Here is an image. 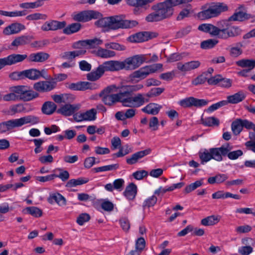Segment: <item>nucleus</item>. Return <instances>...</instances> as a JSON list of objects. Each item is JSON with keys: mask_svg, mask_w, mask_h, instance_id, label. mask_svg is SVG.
Returning <instances> with one entry per match:
<instances>
[{"mask_svg": "<svg viewBox=\"0 0 255 255\" xmlns=\"http://www.w3.org/2000/svg\"><path fill=\"white\" fill-rule=\"evenodd\" d=\"M141 84L117 86L111 85L104 88L99 94L102 102L106 105L112 106L117 103H121L125 107L138 108L149 101L144 97V94L137 93L132 96L131 94L142 89Z\"/></svg>", "mask_w": 255, "mask_h": 255, "instance_id": "f257e3e1", "label": "nucleus"}, {"mask_svg": "<svg viewBox=\"0 0 255 255\" xmlns=\"http://www.w3.org/2000/svg\"><path fill=\"white\" fill-rule=\"evenodd\" d=\"M144 61L142 55H135L126 59L124 61L111 60L100 65L95 70L87 74V78L91 81L99 80L106 71H117L122 69L134 70L140 66Z\"/></svg>", "mask_w": 255, "mask_h": 255, "instance_id": "f03ea898", "label": "nucleus"}, {"mask_svg": "<svg viewBox=\"0 0 255 255\" xmlns=\"http://www.w3.org/2000/svg\"><path fill=\"white\" fill-rule=\"evenodd\" d=\"M184 4L182 0H165L153 4L152 12L146 15L148 22H157L171 18L174 13V7Z\"/></svg>", "mask_w": 255, "mask_h": 255, "instance_id": "7ed1b4c3", "label": "nucleus"}, {"mask_svg": "<svg viewBox=\"0 0 255 255\" xmlns=\"http://www.w3.org/2000/svg\"><path fill=\"white\" fill-rule=\"evenodd\" d=\"M138 22L135 20H126L122 15H115L99 19L96 24L99 27H107L116 30L119 28H131L136 26Z\"/></svg>", "mask_w": 255, "mask_h": 255, "instance_id": "20e7f679", "label": "nucleus"}, {"mask_svg": "<svg viewBox=\"0 0 255 255\" xmlns=\"http://www.w3.org/2000/svg\"><path fill=\"white\" fill-rule=\"evenodd\" d=\"M10 91L15 93L18 100L24 102L31 101L39 96L38 93L30 90L27 86L23 85L12 87L10 88Z\"/></svg>", "mask_w": 255, "mask_h": 255, "instance_id": "39448f33", "label": "nucleus"}, {"mask_svg": "<svg viewBox=\"0 0 255 255\" xmlns=\"http://www.w3.org/2000/svg\"><path fill=\"white\" fill-rule=\"evenodd\" d=\"M228 7L224 3L218 2L210 6L207 9L203 10L199 13L200 17L208 19L215 17L222 12L227 11Z\"/></svg>", "mask_w": 255, "mask_h": 255, "instance_id": "423d86ee", "label": "nucleus"}, {"mask_svg": "<svg viewBox=\"0 0 255 255\" xmlns=\"http://www.w3.org/2000/svg\"><path fill=\"white\" fill-rule=\"evenodd\" d=\"M208 101L205 99H198L193 97H190L178 101V104L184 108H190L192 106L201 108L207 105Z\"/></svg>", "mask_w": 255, "mask_h": 255, "instance_id": "0eeeda50", "label": "nucleus"}, {"mask_svg": "<svg viewBox=\"0 0 255 255\" xmlns=\"http://www.w3.org/2000/svg\"><path fill=\"white\" fill-rule=\"evenodd\" d=\"M27 57L26 54H12L8 56L0 58V70L7 65H11L24 60Z\"/></svg>", "mask_w": 255, "mask_h": 255, "instance_id": "6e6552de", "label": "nucleus"}, {"mask_svg": "<svg viewBox=\"0 0 255 255\" xmlns=\"http://www.w3.org/2000/svg\"><path fill=\"white\" fill-rule=\"evenodd\" d=\"M230 149L229 143H228L222 145L220 147L210 148L212 159L219 162L222 161L223 156H226L227 152Z\"/></svg>", "mask_w": 255, "mask_h": 255, "instance_id": "1a4fd4ad", "label": "nucleus"}, {"mask_svg": "<svg viewBox=\"0 0 255 255\" xmlns=\"http://www.w3.org/2000/svg\"><path fill=\"white\" fill-rule=\"evenodd\" d=\"M99 13L94 10L83 11L78 13H74L72 17L75 21L79 22L88 21L93 18H97Z\"/></svg>", "mask_w": 255, "mask_h": 255, "instance_id": "9d476101", "label": "nucleus"}, {"mask_svg": "<svg viewBox=\"0 0 255 255\" xmlns=\"http://www.w3.org/2000/svg\"><path fill=\"white\" fill-rule=\"evenodd\" d=\"M66 25V22L65 21L49 20L46 21L42 24L41 29L43 31H55L63 29Z\"/></svg>", "mask_w": 255, "mask_h": 255, "instance_id": "9b49d317", "label": "nucleus"}, {"mask_svg": "<svg viewBox=\"0 0 255 255\" xmlns=\"http://www.w3.org/2000/svg\"><path fill=\"white\" fill-rule=\"evenodd\" d=\"M56 86V82L51 81H39L33 85V88L39 92H47L53 90Z\"/></svg>", "mask_w": 255, "mask_h": 255, "instance_id": "f8f14e48", "label": "nucleus"}, {"mask_svg": "<svg viewBox=\"0 0 255 255\" xmlns=\"http://www.w3.org/2000/svg\"><path fill=\"white\" fill-rule=\"evenodd\" d=\"M201 65L199 60H193L182 63L178 62L177 64V68L182 72H187L198 68Z\"/></svg>", "mask_w": 255, "mask_h": 255, "instance_id": "ddd939ff", "label": "nucleus"}, {"mask_svg": "<svg viewBox=\"0 0 255 255\" xmlns=\"http://www.w3.org/2000/svg\"><path fill=\"white\" fill-rule=\"evenodd\" d=\"M25 29V26L23 24L18 22H14L5 27L2 31V33L4 35H14L19 33Z\"/></svg>", "mask_w": 255, "mask_h": 255, "instance_id": "4468645a", "label": "nucleus"}, {"mask_svg": "<svg viewBox=\"0 0 255 255\" xmlns=\"http://www.w3.org/2000/svg\"><path fill=\"white\" fill-rule=\"evenodd\" d=\"M16 120L18 128L26 124L34 125L40 122L39 117L32 115L22 117Z\"/></svg>", "mask_w": 255, "mask_h": 255, "instance_id": "2eb2a0df", "label": "nucleus"}, {"mask_svg": "<svg viewBox=\"0 0 255 255\" xmlns=\"http://www.w3.org/2000/svg\"><path fill=\"white\" fill-rule=\"evenodd\" d=\"M151 152L150 148L137 151L132 154L130 157H127L126 162L129 165L134 164L138 162V160L149 154Z\"/></svg>", "mask_w": 255, "mask_h": 255, "instance_id": "dca6fc26", "label": "nucleus"}, {"mask_svg": "<svg viewBox=\"0 0 255 255\" xmlns=\"http://www.w3.org/2000/svg\"><path fill=\"white\" fill-rule=\"evenodd\" d=\"M16 128H18L16 119L0 123V133L11 132Z\"/></svg>", "mask_w": 255, "mask_h": 255, "instance_id": "f3484780", "label": "nucleus"}, {"mask_svg": "<svg viewBox=\"0 0 255 255\" xmlns=\"http://www.w3.org/2000/svg\"><path fill=\"white\" fill-rule=\"evenodd\" d=\"M80 108L79 104H65L58 109L57 112L65 116H70L74 114Z\"/></svg>", "mask_w": 255, "mask_h": 255, "instance_id": "a211bd4d", "label": "nucleus"}, {"mask_svg": "<svg viewBox=\"0 0 255 255\" xmlns=\"http://www.w3.org/2000/svg\"><path fill=\"white\" fill-rule=\"evenodd\" d=\"M155 0H127V4L129 6L134 7L133 12L135 14L138 13L139 7H145L150 3Z\"/></svg>", "mask_w": 255, "mask_h": 255, "instance_id": "6ab92c4d", "label": "nucleus"}, {"mask_svg": "<svg viewBox=\"0 0 255 255\" xmlns=\"http://www.w3.org/2000/svg\"><path fill=\"white\" fill-rule=\"evenodd\" d=\"M94 86L92 83L88 82H80L71 83L67 86V87L72 90L84 91L87 89H96V87H95Z\"/></svg>", "mask_w": 255, "mask_h": 255, "instance_id": "aec40b11", "label": "nucleus"}, {"mask_svg": "<svg viewBox=\"0 0 255 255\" xmlns=\"http://www.w3.org/2000/svg\"><path fill=\"white\" fill-rule=\"evenodd\" d=\"M224 33L220 34V38L227 39L229 37H235L241 34L242 30L238 26L230 25L226 29H223Z\"/></svg>", "mask_w": 255, "mask_h": 255, "instance_id": "412c9836", "label": "nucleus"}, {"mask_svg": "<svg viewBox=\"0 0 255 255\" xmlns=\"http://www.w3.org/2000/svg\"><path fill=\"white\" fill-rule=\"evenodd\" d=\"M42 72H44V70L39 71L36 69L32 68L23 70V78H28L31 80H37L43 76Z\"/></svg>", "mask_w": 255, "mask_h": 255, "instance_id": "4be33fe9", "label": "nucleus"}, {"mask_svg": "<svg viewBox=\"0 0 255 255\" xmlns=\"http://www.w3.org/2000/svg\"><path fill=\"white\" fill-rule=\"evenodd\" d=\"M47 201L51 204L56 202L60 206H64L66 204V199L61 194L58 193L50 194Z\"/></svg>", "mask_w": 255, "mask_h": 255, "instance_id": "5701e85b", "label": "nucleus"}, {"mask_svg": "<svg viewBox=\"0 0 255 255\" xmlns=\"http://www.w3.org/2000/svg\"><path fill=\"white\" fill-rule=\"evenodd\" d=\"M49 57V55L46 53L39 52L30 54L28 57L27 56V60L29 62H43L47 60Z\"/></svg>", "mask_w": 255, "mask_h": 255, "instance_id": "b1692460", "label": "nucleus"}, {"mask_svg": "<svg viewBox=\"0 0 255 255\" xmlns=\"http://www.w3.org/2000/svg\"><path fill=\"white\" fill-rule=\"evenodd\" d=\"M162 106L157 104L151 103L143 108L141 111L149 115H156L158 114Z\"/></svg>", "mask_w": 255, "mask_h": 255, "instance_id": "393cba45", "label": "nucleus"}, {"mask_svg": "<svg viewBox=\"0 0 255 255\" xmlns=\"http://www.w3.org/2000/svg\"><path fill=\"white\" fill-rule=\"evenodd\" d=\"M85 54V51L83 50H76L72 51H66L61 55V57L65 60L72 62L76 57Z\"/></svg>", "mask_w": 255, "mask_h": 255, "instance_id": "a878e982", "label": "nucleus"}, {"mask_svg": "<svg viewBox=\"0 0 255 255\" xmlns=\"http://www.w3.org/2000/svg\"><path fill=\"white\" fill-rule=\"evenodd\" d=\"M24 111L23 105L17 104L10 106L8 109L3 110L2 112L6 115L12 116L17 113H23Z\"/></svg>", "mask_w": 255, "mask_h": 255, "instance_id": "bb28decb", "label": "nucleus"}, {"mask_svg": "<svg viewBox=\"0 0 255 255\" xmlns=\"http://www.w3.org/2000/svg\"><path fill=\"white\" fill-rule=\"evenodd\" d=\"M137 194V186L133 183H130L127 186L124 192L125 196L129 200H133Z\"/></svg>", "mask_w": 255, "mask_h": 255, "instance_id": "cd10ccee", "label": "nucleus"}, {"mask_svg": "<svg viewBox=\"0 0 255 255\" xmlns=\"http://www.w3.org/2000/svg\"><path fill=\"white\" fill-rule=\"evenodd\" d=\"M53 100L57 103L70 102L73 101L74 96L69 94L53 95L51 96Z\"/></svg>", "mask_w": 255, "mask_h": 255, "instance_id": "c85d7f7f", "label": "nucleus"}, {"mask_svg": "<svg viewBox=\"0 0 255 255\" xmlns=\"http://www.w3.org/2000/svg\"><path fill=\"white\" fill-rule=\"evenodd\" d=\"M198 29L204 32L209 33L212 36H217L218 29L217 26L211 24H202L198 26Z\"/></svg>", "mask_w": 255, "mask_h": 255, "instance_id": "c756f323", "label": "nucleus"}, {"mask_svg": "<svg viewBox=\"0 0 255 255\" xmlns=\"http://www.w3.org/2000/svg\"><path fill=\"white\" fill-rule=\"evenodd\" d=\"M32 39V36L28 35H21L15 38L12 42L11 45L15 47L24 45L29 43Z\"/></svg>", "mask_w": 255, "mask_h": 255, "instance_id": "7c9ffc66", "label": "nucleus"}, {"mask_svg": "<svg viewBox=\"0 0 255 255\" xmlns=\"http://www.w3.org/2000/svg\"><path fill=\"white\" fill-rule=\"evenodd\" d=\"M56 105L52 102H45L42 105L41 111L45 115H52L56 110Z\"/></svg>", "mask_w": 255, "mask_h": 255, "instance_id": "2f4dec72", "label": "nucleus"}, {"mask_svg": "<svg viewBox=\"0 0 255 255\" xmlns=\"http://www.w3.org/2000/svg\"><path fill=\"white\" fill-rule=\"evenodd\" d=\"M210 149H203L198 152V156L201 161V164H205L212 159Z\"/></svg>", "mask_w": 255, "mask_h": 255, "instance_id": "473e14b6", "label": "nucleus"}, {"mask_svg": "<svg viewBox=\"0 0 255 255\" xmlns=\"http://www.w3.org/2000/svg\"><path fill=\"white\" fill-rule=\"evenodd\" d=\"M89 181V179L85 177H80L77 179H72L69 180L66 184V187L72 188L78 185H83L87 183Z\"/></svg>", "mask_w": 255, "mask_h": 255, "instance_id": "72a5a7b5", "label": "nucleus"}, {"mask_svg": "<svg viewBox=\"0 0 255 255\" xmlns=\"http://www.w3.org/2000/svg\"><path fill=\"white\" fill-rule=\"evenodd\" d=\"M81 28V24L79 23H73L63 28V32L67 35H70L77 32Z\"/></svg>", "mask_w": 255, "mask_h": 255, "instance_id": "f704fd0d", "label": "nucleus"}, {"mask_svg": "<svg viewBox=\"0 0 255 255\" xmlns=\"http://www.w3.org/2000/svg\"><path fill=\"white\" fill-rule=\"evenodd\" d=\"M220 220L219 216L212 215L203 219L201 224L205 226H212L217 224Z\"/></svg>", "mask_w": 255, "mask_h": 255, "instance_id": "c9c22d12", "label": "nucleus"}, {"mask_svg": "<svg viewBox=\"0 0 255 255\" xmlns=\"http://www.w3.org/2000/svg\"><path fill=\"white\" fill-rule=\"evenodd\" d=\"M246 96L242 92H239L233 95L227 97V100L229 103L237 104L243 101L245 99Z\"/></svg>", "mask_w": 255, "mask_h": 255, "instance_id": "e433bc0d", "label": "nucleus"}, {"mask_svg": "<svg viewBox=\"0 0 255 255\" xmlns=\"http://www.w3.org/2000/svg\"><path fill=\"white\" fill-rule=\"evenodd\" d=\"M96 55L103 58H109L116 55L115 51L107 49L99 48L96 51Z\"/></svg>", "mask_w": 255, "mask_h": 255, "instance_id": "4c0bfd02", "label": "nucleus"}, {"mask_svg": "<svg viewBox=\"0 0 255 255\" xmlns=\"http://www.w3.org/2000/svg\"><path fill=\"white\" fill-rule=\"evenodd\" d=\"M236 64L243 68H248V70H251L255 67V60L242 59L236 61Z\"/></svg>", "mask_w": 255, "mask_h": 255, "instance_id": "58836bf2", "label": "nucleus"}, {"mask_svg": "<svg viewBox=\"0 0 255 255\" xmlns=\"http://www.w3.org/2000/svg\"><path fill=\"white\" fill-rule=\"evenodd\" d=\"M242 120L238 119L234 121L231 125V128L235 135H238L242 131L243 128Z\"/></svg>", "mask_w": 255, "mask_h": 255, "instance_id": "ea45409f", "label": "nucleus"}, {"mask_svg": "<svg viewBox=\"0 0 255 255\" xmlns=\"http://www.w3.org/2000/svg\"><path fill=\"white\" fill-rule=\"evenodd\" d=\"M202 124L207 127L218 126L219 120L214 117H209L202 119Z\"/></svg>", "mask_w": 255, "mask_h": 255, "instance_id": "a19ab883", "label": "nucleus"}, {"mask_svg": "<svg viewBox=\"0 0 255 255\" xmlns=\"http://www.w3.org/2000/svg\"><path fill=\"white\" fill-rule=\"evenodd\" d=\"M147 34V32H139L133 35L130 36L129 37V39L131 42H141L145 41L147 40L145 34Z\"/></svg>", "mask_w": 255, "mask_h": 255, "instance_id": "79ce46f5", "label": "nucleus"}, {"mask_svg": "<svg viewBox=\"0 0 255 255\" xmlns=\"http://www.w3.org/2000/svg\"><path fill=\"white\" fill-rule=\"evenodd\" d=\"M230 149L227 152L226 156L231 160H235L243 154L242 150L239 149L235 151H232L233 149V146L229 144Z\"/></svg>", "mask_w": 255, "mask_h": 255, "instance_id": "37998d69", "label": "nucleus"}, {"mask_svg": "<svg viewBox=\"0 0 255 255\" xmlns=\"http://www.w3.org/2000/svg\"><path fill=\"white\" fill-rule=\"evenodd\" d=\"M118 164H114L111 165H105L101 167H96L93 169L95 172H105L108 171L115 170L119 168Z\"/></svg>", "mask_w": 255, "mask_h": 255, "instance_id": "c03bdc74", "label": "nucleus"}, {"mask_svg": "<svg viewBox=\"0 0 255 255\" xmlns=\"http://www.w3.org/2000/svg\"><path fill=\"white\" fill-rule=\"evenodd\" d=\"M203 184V179H201L199 180L196 181L195 182L192 183L187 186L184 189V192L185 193H189L198 187H200Z\"/></svg>", "mask_w": 255, "mask_h": 255, "instance_id": "a18cd8bd", "label": "nucleus"}, {"mask_svg": "<svg viewBox=\"0 0 255 255\" xmlns=\"http://www.w3.org/2000/svg\"><path fill=\"white\" fill-rule=\"evenodd\" d=\"M85 121H93L97 118V112L95 109H91L83 112Z\"/></svg>", "mask_w": 255, "mask_h": 255, "instance_id": "49530a36", "label": "nucleus"}, {"mask_svg": "<svg viewBox=\"0 0 255 255\" xmlns=\"http://www.w3.org/2000/svg\"><path fill=\"white\" fill-rule=\"evenodd\" d=\"M218 42V40L215 39H209L204 40L201 43V48L204 49H210L214 47Z\"/></svg>", "mask_w": 255, "mask_h": 255, "instance_id": "de8ad7c7", "label": "nucleus"}, {"mask_svg": "<svg viewBox=\"0 0 255 255\" xmlns=\"http://www.w3.org/2000/svg\"><path fill=\"white\" fill-rule=\"evenodd\" d=\"M59 171V174H55V178H60L62 181H66L69 178V173L67 170H64L63 169L58 168L54 170L53 172H56Z\"/></svg>", "mask_w": 255, "mask_h": 255, "instance_id": "09e8293b", "label": "nucleus"}, {"mask_svg": "<svg viewBox=\"0 0 255 255\" xmlns=\"http://www.w3.org/2000/svg\"><path fill=\"white\" fill-rule=\"evenodd\" d=\"M230 25L229 22L226 20H221L218 23V27H217L218 29L217 31V36L218 38H220V34L224 33L225 32L223 31V29H227Z\"/></svg>", "mask_w": 255, "mask_h": 255, "instance_id": "8fccbe9b", "label": "nucleus"}, {"mask_svg": "<svg viewBox=\"0 0 255 255\" xmlns=\"http://www.w3.org/2000/svg\"><path fill=\"white\" fill-rule=\"evenodd\" d=\"M27 212L34 217H40L42 215V211L36 207H28L25 209Z\"/></svg>", "mask_w": 255, "mask_h": 255, "instance_id": "3c124183", "label": "nucleus"}, {"mask_svg": "<svg viewBox=\"0 0 255 255\" xmlns=\"http://www.w3.org/2000/svg\"><path fill=\"white\" fill-rule=\"evenodd\" d=\"M193 12L191 5L188 6L186 8L182 9L177 17V20H181L185 17H189L190 14Z\"/></svg>", "mask_w": 255, "mask_h": 255, "instance_id": "603ef678", "label": "nucleus"}, {"mask_svg": "<svg viewBox=\"0 0 255 255\" xmlns=\"http://www.w3.org/2000/svg\"><path fill=\"white\" fill-rule=\"evenodd\" d=\"M157 200V197L154 195L147 198L143 202V208L145 209V208L153 207L156 203Z\"/></svg>", "mask_w": 255, "mask_h": 255, "instance_id": "864d4df0", "label": "nucleus"}, {"mask_svg": "<svg viewBox=\"0 0 255 255\" xmlns=\"http://www.w3.org/2000/svg\"><path fill=\"white\" fill-rule=\"evenodd\" d=\"M43 3L41 0H37L35 2H24L20 4V6L23 8H34L42 5Z\"/></svg>", "mask_w": 255, "mask_h": 255, "instance_id": "5fc2aeb1", "label": "nucleus"}, {"mask_svg": "<svg viewBox=\"0 0 255 255\" xmlns=\"http://www.w3.org/2000/svg\"><path fill=\"white\" fill-rule=\"evenodd\" d=\"M86 46L87 48H94L96 46L101 45L103 43V41L99 38H94L92 39L85 40Z\"/></svg>", "mask_w": 255, "mask_h": 255, "instance_id": "6e6d98bb", "label": "nucleus"}, {"mask_svg": "<svg viewBox=\"0 0 255 255\" xmlns=\"http://www.w3.org/2000/svg\"><path fill=\"white\" fill-rule=\"evenodd\" d=\"M164 89L163 88H153L151 89L150 91H149L146 94H144V97L146 96L148 98H150L152 97H156L160 95L163 92Z\"/></svg>", "mask_w": 255, "mask_h": 255, "instance_id": "4d7b16f0", "label": "nucleus"}, {"mask_svg": "<svg viewBox=\"0 0 255 255\" xmlns=\"http://www.w3.org/2000/svg\"><path fill=\"white\" fill-rule=\"evenodd\" d=\"M149 74L147 70V68L146 67H144L137 71H135L133 74V76L134 78L144 79Z\"/></svg>", "mask_w": 255, "mask_h": 255, "instance_id": "13d9d810", "label": "nucleus"}, {"mask_svg": "<svg viewBox=\"0 0 255 255\" xmlns=\"http://www.w3.org/2000/svg\"><path fill=\"white\" fill-rule=\"evenodd\" d=\"M47 18V15L40 13H34L27 15L26 19L27 20H35L39 19L45 20Z\"/></svg>", "mask_w": 255, "mask_h": 255, "instance_id": "bf43d9fd", "label": "nucleus"}, {"mask_svg": "<svg viewBox=\"0 0 255 255\" xmlns=\"http://www.w3.org/2000/svg\"><path fill=\"white\" fill-rule=\"evenodd\" d=\"M145 246V241L142 237L138 238L135 242V250L140 253Z\"/></svg>", "mask_w": 255, "mask_h": 255, "instance_id": "052dcab7", "label": "nucleus"}, {"mask_svg": "<svg viewBox=\"0 0 255 255\" xmlns=\"http://www.w3.org/2000/svg\"><path fill=\"white\" fill-rule=\"evenodd\" d=\"M246 14L242 11L235 12L230 18L229 20L233 21H243L246 18Z\"/></svg>", "mask_w": 255, "mask_h": 255, "instance_id": "680f3d73", "label": "nucleus"}, {"mask_svg": "<svg viewBox=\"0 0 255 255\" xmlns=\"http://www.w3.org/2000/svg\"><path fill=\"white\" fill-rule=\"evenodd\" d=\"M72 48L74 49H76L77 50H83L85 51V54L86 52L85 48H87L86 41L84 40H79L77 42H75L73 43Z\"/></svg>", "mask_w": 255, "mask_h": 255, "instance_id": "e2e57ef3", "label": "nucleus"}, {"mask_svg": "<svg viewBox=\"0 0 255 255\" xmlns=\"http://www.w3.org/2000/svg\"><path fill=\"white\" fill-rule=\"evenodd\" d=\"M90 219V215L87 213L80 214L77 219V223L80 226L88 222Z\"/></svg>", "mask_w": 255, "mask_h": 255, "instance_id": "0e129e2a", "label": "nucleus"}, {"mask_svg": "<svg viewBox=\"0 0 255 255\" xmlns=\"http://www.w3.org/2000/svg\"><path fill=\"white\" fill-rule=\"evenodd\" d=\"M253 252V248L249 246L241 247L238 250L239 253L242 255H249Z\"/></svg>", "mask_w": 255, "mask_h": 255, "instance_id": "69168bd1", "label": "nucleus"}, {"mask_svg": "<svg viewBox=\"0 0 255 255\" xmlns=\"http://www.w3.org/2000/svg\"><path fill=\"white\" fill-rule=\"evenodd\" d=\"M125 181L123 179L119 178L116 179L113 182V185L114 189H116L119 191H121L124 185Z\"/></svg>", "mask_w": 255, "mask_h": 255, "instance_id": "338daca9", "label": "nucleus"}, {"mask_svg": "<svg viewBox=\"0 0 255 255\" xmlns=\"http://www.w3.org/2000/svg\"><path fill=\"white\" fill-rule=\"evenodd\" d=\"M175 72L172 70L170 72H166L160 74L159 77L161 79L170 81L172 80L175 76Z\"/></svg>", "mask_w": 255, "mask_h": 255, "instance_id": "774afa93", "label": "nucleus"}]
</instances>
